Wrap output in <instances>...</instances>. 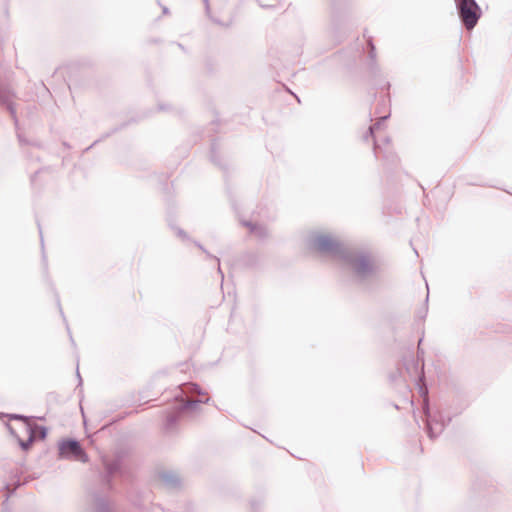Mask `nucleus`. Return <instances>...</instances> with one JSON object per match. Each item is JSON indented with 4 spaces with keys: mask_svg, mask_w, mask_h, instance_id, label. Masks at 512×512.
I'll return each mask as SVG.
<instances>
[{
    "mask_svg": "<svg viewBox=\"0 0 512 512\" xmlns=\"http://www.w3.org/2000/svg\"><path fill=\"white\" fill-rule=\"evenodd\" d=\"M387 118H388V115H385V116L381 117V118H380V120H379L378 122H376L373 126H370V128H369V130H368L367 134H368L369 136H372V135H373V133H374V131L380 128V126H381V121H384V120H386Z\"/></svg>",
    "mask_w": 512,
    "mask_h": 512,
    "instance_id": "9d476101",
    "label": "nucleus"
},
{
    "mask_svg": "<svg viewBox=\"0 0 512 512\" xmlns=\"http://www.w3.org/2000/svg\"><path fill=\"white\" fill-rule=\"evenodd\" d=\"M59 456L64 459H72L87 462L88 456L76 440H65L59 443Z\"/></svg>",
    "mask_w": 512,
    "mask_h": 512,
    "instance_id": "20e7f679",
    "label": "nucleus"
},
{
    "mask_svg": "<svg viewBox=\"0 0 512 512\" xmlns=\"http://www.w3.org/2000/svg\"><path fill=\"white\" fill-rule=\"evenodd\" d=\"M12 97H13V94L11 93L10 90L0 88V102L7 106V109L10 111L15 122H17L16 111H15V108L12 103Z\"/></svg>",
    "mask_w": 512,
    "mask_h": 512,
    "instance_id": "0eeeda50",
    "label": "nucleus"
},
{
    "mask_svg": "<svg viewBox=\"0 0 512 512\" xmlns=\"http://www.w3.org/2000/svg\"><path fill=\"white\" fill-rule=\"evenodd\" d=\"M208 257H211V254L209 252H205Z\"/></svg>",
    "mask_w": 512,
    "mask_h": 512,
    "instance_id": "4be33fe9",
    "label": "nucleus"
},
{
    "mask_svg": "<svg viewBox=\"0 0 512 512\" xmlns=\"http://www.w3.org/2000/svg\"><path fill=\"white\" fill-rule=\"evenodd\" d=\"M369 45H370V47H371L370 57H371V58H373V57H374V50H375V48H374V45H373V43L371 42V40H369Z\"/></svg>",
    "mask_w": 512,
    "mask_h": 512,
    "instance_id": "ddd939ff",
    "label": "nucleus"
},
{
    "mask_svg": "<svg viewBox=\"0 0 512 512\" xmlns=\"http://www.w3.org/2000/svg\"><path fill=\"white\" fill-rule=\"evenodd\" d=\"M198 247L203 250L204 252H206V250L203 248V246H201L200 244H198Z\"/></svg>",
    "mask_w": 512,
    "mask_h": 512,
    "instance_id": "a211bd4d",
    "label": "nucleus"
},
{
    "mask_svg": "<svg viewBox=\"0 0 512 512\" xmlns=\"http://www.w3.org/2000/svg\"><path fill=\"white\" fill-rule=\"evenodd\" d=\"M422 340L419 341V345H418V358H422L423 356V351L420 350L419 346H420V343H421Z\"/></svg>",
    "mask_w": 512,
    "mask_h": 512,
    "instance_id": "2eb2a0df",
    "label": "nucleus"
},
{
    "mask_svg": "<svg viewBox=\"0 0 512 512\" xmlns=\"http://www.w3.org/2000/svg\"><path fill=\"white\" fill-rule=\"evenodd\" d=\"M163 12L166 14L168 12L167 8H163Z\"/></svg>",
    "mask_w": 512,
    "mask_h": 512,
    "instance_id": "6ab92c4d",
    "label": "nucleus"
},
{
    "mask_svg": "<svg viewBox=\"0 0 512 512\" xmlns=\"http://www.w3.org/2000/svg\"><path fill=\"white\" fill-rule=\"evenodd\" d=\"M208 401H209V398H206L204 400L205 403H207ZM202 402H203V400H197V401L187 400L184 402V400L182 399L181 403L178 404L177 407L167 415L166 428L171 429L175 425V423L177 422V420L180 418V416L182 415V413L184 411H186L188 409H192L195 406H197L198 403H202Z\"/></svg>",
    "mask_w": 512,
    "mask_h": 512,
    "instance_id": "39448f33",
    "label": "nucleus"
},
{
    "mask_svg": "<svg viewBox=\"0 0 512 512\" xmlns=\"http://www.w3.org/2000/svg\"><path fill=\"white\" fill-rule=\"evenodd\" d=\"M11 419H20V420L24 421L23 427H24L25 432L29 435V437L25 441L19 440V445L21 446V448L23 450H28L35 439V432L32 427V424L28 421V419L26 417H24L22 415H17V414L11 415Z\"/></svg>",
    "mask_w": 512,
    "mask_h": 512,
    "instance_id": "423d86ee",
    "label": "nucleus"
},
{
    "mask_svg": "<svg viewBox=\"0 0 512 512\" xmlns=\"http://www.w3.org/2000/svg\"><path fill=\"white\" fill-rule=\"evenodd\" d=\"M203 1L205 4L206 12H207V14H209V11H210L209 2H208V0H203Z\"/></svg>",
    "mask_w": 512,
    "mask_h": 512,
    "instance_id": "4468645a",
    "label": "nucleus"
},
{
    "mask_svg": "<svg viewBox=\"0 0 512 512\" xmlns=\"http://www.w3.org/2000/svg\"><path fill=\"white\" fill-rule=\"evenodd\" d=\"M208 257H211V254L209 252H205Z\"/></svg>",
    "mask_w": 512,
    "mask_h": 512,
    "instance_id": "aec40b11",
    "label": "nucleus"
},
{
    "mask_svg": "<svg viewBox=\"0 0 512 512\" xmlns=\"http://www.w3.org/2000/svg\"><path fill=\"white\" fill-rule=\"evenodd\" d=\"M217 264H219V259L218 258H215ZM218 272L221 274V277H223V273L221 271V268H220V265H218Z\"/></svg>",
    "mask_w": 512,
    "mask_h": 512,
    "instance_id": "dca6fc26",
    "label": "nucleus"
},
{
    "mask_svg": "<svg viewBox=\"0 0 512 512\" xmlns=\"http://www.w3.org/2000/svg\"><path fill=\"white\" fill-rule=\"evenodd\" d=\"M33 429H34V432H35V437L38 435L39 437L41 438H45L46 437V429L44 427H41V426H37V425H32Z\"/></svg>",
    "mask_w": 512,
    "mask_h": 512,
    "instance_id": "9b49d317",
    "label": "nucleus"
},
{
    "mask_svg": "<svg viewBox=\"0 0 512 512\" xmlns=\"http://www.w3.org/2000/svg\"><path fill=\"white\" fill-rule=\"evenodd\" d=\"M309 245L318 252L344 260L359 278H366L374 271V264L368 254L351 252L343 244L328 235L312 237Z\"/></svg>",
    "mask_w": 512,
    "mask_h": 512,
    "instance_id": "f257e3e1",
    "label": "nucleus"
},
{
    "mask_svg": "<svg viewBox=\"0 0 512 512\" xmlns=\"http://www.w3.org/2000/svg\"><path fill=\"white\" fill-rule=\"evenodd\" d=\"M117 467H118V463L117 462L108 464L107 465V470H108L109 474H113L116 471Z\"/></svg>",
    "mask_w": 512,
    "mask_h": 512,
    "instance_id": "f8f14e48",
    "label": "nucleus"
},
{
    "mask_svg": "<svg viewBox=\"0 0 512 512\" xmlns=\"http://www.w3.org/2000/svg\"><path fill=\"white\" fill-rule=\"evenodd\" d=\"M243 224L249 228L250 233L258 238H263L267 235V229L262 225L251 222H244Z\"/></svg>",
    "mask_w": 512,
    "mask_h": 512,
    "instance_id": "6e6552de",
    "label": "nucleus"
},
{
    "mask_svg": "<svg viewBox=\"0 0 512 512\" xmlns=\"http://www.w3.org/2000/svg\"><path fill=\"white\" fill-rule=\"evenodd\" d=\"M77 376L79 377V380L81 381L80 373L77 371Z\"/></svg>",
    "mask_w": 512,
    "mask_h": 512,
    "instance_id": "5701e85b",
    "label": "nucleus"
},
{
    "mask_svg": "<svg viewBox=\"0 0 512 512\" xmlns=\"http://www.w3.org/2000/svg\"><path fill=\"white\" fill-rule=\"evenodd\" d=\"M208 257H211V254L209 252H205Z\"/></svg>",
    "mask_w": 512,
    "mask_h": 512,
    "instance_id": "412c9836",
    "label": "nucleus"
},
{
    "mask_svg": "<svg viewBox=\"0 0 512 512\" xmlns=\"http://www.w3.org/2000/svg\"><path fill=\"white\" fill-rule=\"evenodd\" d=\"M379 149H380L379 145L377 143H375L374 151H375L376 154L378 153Z\"/></svg>",
    "mask_w": 512,
    "mask_h": 512,
    "instance_id": "f3484780",
    "label": "nucleus"
},
{
    "mask_svg": "<svg viewBox=\"0 0 512 512\" xmlns=\"http://www.w3.org/2000/svg\"><path fill=\"white\" fill-rule=\"evenodd\" d=\"M406 369L410 375L419 378V393L424 397L423 410L427 418V432L430 438L439 436L446 425L440 412L431 414L428 405V390L424 385V364H419V360H412L411 365H407Z\"/></svg>",
    "mask_w": 512,
    "mask_h": 512,
    "instance_id": "f03ea898",
    "label": "nucleus"
},
{
    "mask_svg": "<svg viewBox=\"0 0 512 512\" xmlns=\"http://www.w3.org/2000/svg\"><path fill=\"white\" fill-rule=\"evenodd\" d=\"M459 16L466 29H473L481 17V9L475 0H455Z\"/></svg>",
    "mask_w": 512,
    "mask_h": 512,
    "instance_id": "7ed1b4c3",
    "label": "nucleus"
},
{
    "mask_svg": "<svg viewBox=\"0 0 512 512\" xmlns=\"http://www.w3.org/2000/svg\"><path fill=\"white\" fill-rule=\"evenodd\" d=\"M193 393H197L199 395L203 394V392L201 391L200 387L197 384L187 383L181 387L180 395H177L176 397L182 398L184 394L186 395V394H193Z\"/></svg>",
    "mask_w": 512,
    "mask_h": 512,
    "instance_id": "1a4fd4ad",
    "label": "nucleus"
}]
</instances>
